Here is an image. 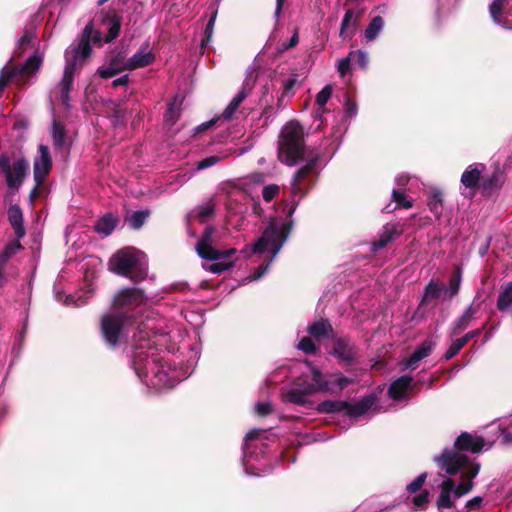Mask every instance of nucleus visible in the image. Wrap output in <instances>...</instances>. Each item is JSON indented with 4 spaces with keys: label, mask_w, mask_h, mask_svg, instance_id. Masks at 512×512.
I'll use <instances>...</instances> for the list:
<instances>
[{
    "label": "nucleus",
    "mask_w": 512,
    "mask_h": 512,
    "mask_svg": "<svg viewBox=\"0 0 512 512\" xmlns=\"http://www.w3.org/2000/svg\"><path fill=\"white\" fill-rule=\"evenodd\" d=\"M34 38V32L31 30H25L23 35L17 41V47L15 54H21V50H24L25 47L31 43Z\"/></svg>",
    "instance_id": "48"
},
{
    "label": "nucleus",
    "mask_w": 512,
    "mask_h": 512,
    "mask_svg": "<svg viewBox=\"0 0 512 512\" xmlns=\"http://www.w3.org/2000/svg\"><path fill=\"white\" fill-rule=\"evenodd\" d=\"M214 229L212 227H206L196 244V251L201 259L212 261L210 264H203L202 267L205 271L213 274H221L230 269L237 258V249L229 248L220 250L213 245Z\"/></svg>",
    "instance_id": "7"
},
{
    "label": "nucleus",
    "mask_w": 512,
    "mask_h": 512,
    "mask_svg": "<svg viewBox=\"0 0 512 512\" xmlns=\"http://www.w3.org/2000/svg\"><path fill=\"white\" fill-rule=\"evenodd\" d=\"M214 124H215V120L214 119L206 121V122H203L202 124L196 126L194 128V131H195V133H199V132L205 131V130L211 128Z\"/></svg>",
    "instance_id": "62"
},
{
    "label": "nucleus",
    "mask_w": 512,
    "mask_h": 512,
    "mask_svg": "<svg viewBox=\"0 0 512 512\" xmlns=\"http://www.w3.org/2000/svg\"><path fill=\"white\" fill-rule=\"evenodd\" d=\"M412 381L413 378L410 375H403L394 380L388 388L389 397L396 401L405 398L407 391L411 387Z\"/></svg>",
    "instance_id": "22"
},
{
    "label": "nucleus",
    "mask_w": 512,
    "mask_h": 512,
    "mask_svg": "<svg viewBox=\"0 0 512 512\" xmlns=\"http://www.w3.org/2000/svg\"><path fill=\"white\" fill-rule=\"evenodd\" d=\"M279 192V186L270 184L263 188L262 197L266 202H270Z\"/></svg>",
    "instance_id": "52"
},
{
    "label": "nucleus",
    "mask_w": 512,
    "mask_h": 512,
    "mask_svg": "<svg viewBox=\"0 0 512 512\" xmlns=\"http://www.w3.org/2000/svg\"><path fill=\"white\" fill-rule=\"evenodd\" d=\"M489 14L492 21L506 30H512V5L508 3L491 2Z\"/></svg>",
    "instance_id": "16"
},
{
    "label": "nucleus",
    "mask_w": 512,
    "mask_h": 512,
    "mask_svg": "<svg viewBox=\"0 0 512 512\" xmlns=\"http://www.w3.org/2000/svg\"><path fill=\"white\" fill-rule=\"evenodd\" d=\"M129 83V75L125 74L120 76L119 78H116L112 81L113 87H119V86H127Z\"/></svg>",
    "instance_id": "61"
},
{
    "label": "nucleus",
    "mask_w": 512,
    "mask_h": 512,
    "mask_svg": "<svg viewBox=\"0 0 512 512\" xmlns=\"http://www.w3.org/2000/svg\"><path fill=\"white\" fill-rule=\"evenodd\" d=\"M392 200L397 204V206L405 209H409L413 206V202L406 199L404 192L400 188H394L392 190Z\"/></svg>",
    "instance_id": "44"
},
{
    "label": "nucleus",
    "mask_w": 512,
    "mask_h": 512,
    "mask_svg": "<svg viewBox=\"0 0 512 512\" xmlns=\"http://www.w3.org/2000/svg\"><path fill=\"white\" fill-rule=\"evenodd\" d=\"M443 201L442 191L438 188L432 189L428 196L427 206L439 223H441L442 218Z\"/></svg>",
    "instance_id": "26"
},
{
    "label": "nucleus",
    "mask_w": 512,
    "mask_h": 512,
    "mask_svg": "<svg viewBox=\"0 0 512 512\" xmlns=\"http://www.w3.org/2000/svg\"><path fill=\"white\" fill-rule=\"evenodd\" d=\"M502 441L506 445H512V432L508 429L501 430Z\"/></svg>",
    "instance_id": "63"
},
{
    "label": "nucleus",
    "mask_w": 512,
    "mask_h": 512,
    "mask_svg": "<svg viewBox=\"0 0 512 512\" xmlns=\"http://www.w3.org/2000/svg\"><path fill=\"white\" fill-rule=\"evenodd\" d=\"M255 411L260 416H266L272 412V404L269 401L258 402L255 405Z\"/></svg>",
    "instance_id": "55"
},
{
    "label": "nucleus",
    "mask_w": 512,
    "mask_h": 512,
    "mask_svg": "<svg viewBox=\"0 0 512 512\" xmlns=\"http://www.w3.org/2000/svg\"><path fill=\"white\" fill-rule=\"evenodd\" d=\"M410 180V176L408 174H405V173H401L399 175H397L395 177V185L402 189V187L406 186L407 183L409 182Z\"/></svg>",
    "instance_id": "60"
},
{
    "label": "nucleus",
    "mask_w": 512,
    "mask_h": 512,
    "mask_svg": "<svg viewBox=\"0 0 512 512\" xmlns=\"http://www.w3.org/2000/svg\"><path fill=\"white\" fill-rule=\"evenodd\" d=\"M28 167V162L23 158L17 159L13 163L11 171L5 177L9 189L15 190L20 187Z\"/></svg>",
    "instance_id": "19"
},
{
    "label": "nucleus",
    "mask_w": 512,
    "mask_h": 512,
    "mask_svg": "<svg viewBox=\"0 0 512 512\" xmlns=\"http://www.w3.org/2000/svg\"><path fill=\"white\" fill-rule=\"evenodd\" d=\"M464 346L465 344L461 338L454 340L444 354L445 360H450L455 357Z\"/></svg>",
    "instance_id": "47"
},
{
    "label": "nucleus",
    "mask_w": 512,
    "mask_h": 512,
    "mask_svg": "<svg viewBox=\"0 0 512 512\" xmlns=\"http://www.w3.org/2000/svg\"><path fill=\"white\" fill-rule=\"evenodd\" d=\"M486 325H483L481 328L471 330L467 332L464 336L461 337L462 341L466 345L468 341H470L473 338H476L481 335L482 331L485 329Z\"/></svg>",
    "instance_id": "58"
},
{
    "label": "nucleus",
    "mask_w": 512,
    "mask_h": 512,
    "mask_svg": "<svg viewBox=\"0 0 512 512\" xmlns=\"http://www.w3.org/2000/svg\"><path fill=\"white\" fill-rule=\"evenodd\" d=\"M51 136L55 150H62L66 146L65 128L60 123L53 122Z\"/></svg>",
    "instance_id": "34"
},
{
    "label": "nucleus",
    "mask_w": 512,
    "mask_h": 512,
    "mask_svg": "<svg viewBox=\"0 0 512 512\" xmlns=\"http://www.w3.org/2000/svg\"><path fill=\"white\" fill-rule=\"evenodd\" d=\"M10 157L6 154L0 156V171L6 176L11 171Z\"/></svg>",
    "instance_id": "57"
},
{
    "label": "nucleus",
    "mask_w": 512,
    "mask_h": 512,
    "mask_svg": "<svg viewBox=\"0 0 512 512\" xmlns=\"http://www.w3.org/2000/svg\"><path fill=\"white\" fill-rule=\"evenodd\" d=\"M437 1H438V4L440 7L447 8V9L455 7L457 5V3L459 2V0H437Z\"/></svg>",
    "instance_id": "64"
},
{
    "label": "nucleus",
    "mask_w": 512,
    "mask_h": 512,
    "mask_svg": "<svg viewBox=\"0 0 512 512\" xmlns=\"http://www.w3.org/2000/svg\"><path fill=\"white\" fill-rule=\"evenodd\" d=\"M224 158H226L225 154L211 155V156L205 157L202 160L198 161L197 168H198V170L210 168V167L218 164Z\"/></svg>",
    "instance_id": "45"
},
{
    "label": "nucleus",
    "mask_w": 512,
    "mask_h": 512,
    "mask_svg": "<svg viewBox=\"0 0 512 512\" xmlns=\"http://www.w3.org/2000/svg\"><path fill=\"white\" fill-rule=\"evenodd\" d=\"M55 299L63 303L65 306H74V307H81L85 305L88 301L89 296L79 294V295H63L61 291L55 290Z\"/></svg>",
    "instance_id": "30"
},
{
    "label": "nucleus",
    "mask_w": 512,
    "mask_h": 512,
    "mask_svg": "<svg viewBox=\"0 0 512 512\" xmlns=\"http://www.w3.org/2000/svg\"><path fill=\"white\" fill-rule=\"evenodd\" d=\"M300 83L299 75L297 73H292L282 81V92H284V95L292 97L296 88L300 86Z\"/></svg>",
    "instance_id": "39"
},
{
    "label": "nucleus",
    "mask_w": 512,
    "mask_h": 512,
    "mask_svg": "<svg viewBox=\"0 0 512 512\" xmlns=\"http://www.w3.org/2000/svg\"><path fill=\"white\" fill-rule=\"evenodd\" d=\"M351 59L355 61L358 67L362 70H366L369 64L368 53L364 50H356L350 52Z\"/></svg>",
    "instance_id": "43"
},
{
    "label": "nucleus",
    "mask_w": 512,
    "mask_h": 512,
    "mask_svg": "<svg viewBox=\"0 0 512 512\" xmlns=\"http://www.w3.org/2000/svg\"><path fill=\"white\" fill-rule=\"evenodd\" d=\"M150 215L149 210H138L133 212L128 218L127 223L129 227H131L134 230L140 229L148 216Z\"/></svg>",
    "instance_id": "38"
},
{
    "label": "nucleus",
    "mask_w": 512,
    "mask_h": 512,
    "mask_svg": "<svg viewBox=\"0 0 512 512\" xmlns=\"http://www.w3.org/2000/svg\"><path fill=\"white\" fill-rule=\"evenodd\" d=\"M332 91H333L332 85L327 84L316 95L315 103L318 106V111H317L318 114L321 115L322 113H324L326 111L325 105L331 98Z\"/></svg>",
    "instance_id": "36"
},
{
    "label": "nucleus",
    "mask_w": 512,
    "mask_h": 512,
    "mask_svg": "<svg viewBox=\"0 0 512 512\" xmlns=\"http://www.w3.org/2000/svg\"><path fill=\"white\" fill-rule=\"evenodd\" d=\"M120 28L121 20L116 14L102 12L85 26L79 42L66 49L64 72L57 86L58 98L64 106H70L74 75L91 54V40L95 44L112 42L118 37Z\"/></svg>",
    "instance_id": "4"
},
{
    "label": "nucleus",
    "mask_w": 512,
    "mask_h": 512,
    "mask_svg": "<svg viewBox=\"0 0 512 512\" xmlns=\"http://www.w3.org/2000/svg\"><path fill=\"white\" fill-rule=\"evenodd\" d=\"M445 285L438 280L431 279L422 294L420 306L426 305L440 297L444 298Z\"/></svg>",
    "instance_id": "25"
},
{
    "label": "nucleus",
    "mask_w": 512,
    "mask_h": 512,
    "mask_svg": "<svg viewBox=\"0 0 512 512\" xmlns=\"http://www.w3.org/2000/svg\"><path fill=\"white\" fill-rule=\"evenodd\" d=\"M20 239H16L12 242H10L5 249L0 254V267L2 270H5V265L10 260V258L15 255L21 248Z\"/></svg>",
    "instance_id": "35"
},
{
    "label": "nucleus",
    "mask_w": 512,
    "mask_h": 512,
    "mask_svg": "<svg viewBox=\"0 0 512 512\" xmlns=\"http://www.w3.org/2000/svg\"><path fill=\"white\" fill-rule=\"evenodd\" d=\"M331 354L338 360L347 364L353 363L357 358V347L347 336H335L332 339Z\"/></svg>",
    "instance_id": "13"
},
{
    "label": "nucleus",
    "mask_w": 512,
    "mask_h": 512,
    "mask_svg": "<svg viewBox=\"0 0 512 512\" xmlns=\"http://www.w3.org/2000/svg\"><path fill=\"white\" fill-rule=\"evenodd\" d=\"M503 183L502 176L499 172H493L490 176L482 181V189L484 191H493L501 187Z\"/></svg>",
    "instance_id": "40"
},
{
    "label": "nucleus",
    "mask_w": 512,
    "mask_h": 512,
    "mask_svg": "<svg viewBox=\"0 0 512 512\" xmlns=\"http://www.w3.org/2000/svg\"><path fill=\"white\" fill-rule=\"evenodd\" d=\"M116 227L115 218L110 215H104L101 217L95 224L94 229L97 233L102 234L104 236H109Z\"/></svg>",
    "instance_id": "33"
},
{
    "label": "nucleus",
    "mask_w": 512,
    "mask_h": 512,
    "mask_svg": "<svg viewBox=\"0 0 512 512\" xmlns=\"http://www.w3.org/2000/svg\"><path fill=\"white\" fill-rule=\"evenodd\" d=\"M462 282V268L458 266L449 280L448 287L444 289V300H452L458 295Z\"/></svg>",
    "instance_id": "29"
},
{
    "label": "nucleus",
    "mask_w": 512,
    "mask_h": 512,
    "mask_svg": "<svg viewBox=\"0 0 512 512\" xmlns=\"http://www.w3.org/2000/svg\"><path fill=\"white\" fill-rule=\"evenodd\" d=\"M356 25V15L353 9L346 10L340 26V37L342 39H351L354 35L353 32L348 33L350 27Z\"/></svg>",
    "instance_id": "32"
},
{
    "label": "nucleus",
    "mask_w": 512,
    "mask_h": 512,
    "mask_svg": "<svg viewBox=\"0 0 512 512\" xmlns=\"http://www.w3.org/2000/svg\"><path fill=\"white\" fill-rule=\"evenodd\" d=\"M139 288H124L114 297V310L101 318V335L106 345L111 348L120 346L126 338V330L130 325L128 306L141 305L148 299Z\"/></svg>",
    "instance_id": "5"
},
{
    "label": "nucleus",
    "mask_w": 512,
    "mask_h": 512,
    "mask_svg": "<svg viewBox=\"0 0 512 512\" xmlns=\"http://www.w3.org/2000/svg\"><path fill=\"white\" fill-rule=\"evenodd\" d=\"M485 169V164L475 162L470 164L464 170L460 178V193L462 196L466 198H473L475 196V189L477 188Z\"/></svg>",
    "instance_id": "12"
},
{
    "label": "nucleus",
    "mask_w": 512,
    "mask_h": 512,
    "mask_svg": "<svg viewBox=\"0 0 512 512\" xmlns=\"http://www.w3.org/2000/svg\"><path fill=\"white\" fill-rule=\"evenodd\" d=\"M399 235V231L397 230L396 224L393 223H387L383 227V231L381 233V236H388L389 242L396 239Z\"/></svg>",
    "instance_id": "53"
},
{
    "label": "nucleus",
    "mask_w": 512,
    "mask_h": 512,
    "mask_svg": "<svg viewBox=\"0 0 512 512\" xmlns=\"http://www.w3.org/2000/svg\"><path fill=\"white\" fill-rule=\"evenodd\" d=\"M156 60V55L150 47V43L148 41L144 42L138 50L126 59V69L127 70H137L140 68H145L151 64H153Z\"/></svg>",
    "instance_id": "14"
},
{
    "label": "nucleus",
    "mask_w": 512,
    "mask_h": 512,
    "mask_svg": "<svg viewBox=\"0 0 512 512\" xmlns=\"http://www.w3.org/2000/svg\"><path fill=\"white\" fill-rule=\"evenodd\" d=\"M308 334L316 340H320L323 338H331L334 336V328L330 321L325 318H320L314 321L311 325L307 327Z\"/></svg>",
    "instance_id": "21"
},
{
    "label": "nucleus",
    "mask_w": 512,
    "mask_h": 512,
    "mask_svg": "<svg viewBox=\"0 0 512 512\" xmlns=\"http://www.w3.org/2000/svg\"><path fill=\"white\" fill-rule=\"evenodd\" d=\"M255 84V79L247 76L244 80L241 89L238 93L232 98L229 104L222 112V118L224 120H231L238 110L240 104L247 98V96L251 93L253 86Z\"/></svg>",
    "instance_id": "15"
},
{
    "label": "nucleus",
    "mask_w": 512,
    "mask_h": 512,
    "mask_svg": "<svg viewBox=\"0 0 512 512\" xmlns=\"http://www.w3.org/2000/svg\"><path fill=\"white\" fill-rule=\"evenodd\" d=\"M261 430H250L244 439L243 445V469L249 476H264L272 472V467L266 464L268 444L258 440Z\"/></svg>",
    "instance_id": "8"
},
{
    "label": "nucleus",
    "mask_w": 512,
    "mask_h": 512,
    "mask_svg": "<svg viewBox=\"0 0 512 512\" xmlns=\"http://www.w3.org/2000/svg\"><path fill=\"white\" fill-rule=\"evenodd\" d=\"M351 56L350 54L337 61V71L341 76H345L351 68Z\"/></svg>",
    "instance_id": "51"
},
{
    "label": "nucleus",
    "mask_w": 512,
    "mask_h": 512,
    "mask_svg": "<svg viewBox=\"0 0 512 512\" xmlns=\"http://www.w3.org/2000/svg\"><path fill=\"white\" fill-rule=\"evenodd\" d=\"M28 167V162L23 158L17 159L13 163L11 171L5 177L9 189L15 190L20 187Z\"/></svg>",
    "instance_id": "20"
},
{
    "label": "nucleus",
    "mask_w": 512,
    "mask_h": 512,
    "mask_svg": "<svg viewBox=\"0 0 512 512\" xmlns=\"http://www.w3.org/2000/svg\"><path fill=\"white\" fill-rule=\"evenodd\" d=\"M304 136V127L297 120L289 121L281 130L278 159L287 166L302 165L293 174L290 182L291 195L293 198L298 197L299 200L289 208L286 219L270 217L258 239L250 247L240 251V253H245L250 249L253 254H269V260L266 263L254 268L249 276L242 279L243 285L260 280L269 271L291 234L294 226L292 217L299 201L306 196L316 182L314 174L317 171L319 152L305 145Z\"/></svg>",
    "instance_id": "1"
},
{
    "label": "nucleus",
    "mask_w": 512,
    "mask_h": 512,
    "mask_svg": "<svg viewBox=\"0 0 512 512\" xmlns=\"http://www.w3.org/2000/svg\"><path fill=\"white\" fill-rule=\"evenodd\" d=\"M42 62V55L38 52L33 53L24 63L19 65L13 64L11 57L0 71V95L11 81L18 85L26 84L23 78L37 72Z\"/></svg>",
    "instance_id": "11"
},
{
    "label": "nucleus",
    "mask_w": 512,
    "mask_h": 512,
    "mask_svg": "<svg viewBox=\"0 0 512 512\" xmlns=\"http://www.w3.org/2000/svg\"><path fill=\"white\" fill-rule=\"evenodd\" d=\"M490 447L483 437L462 432L452 446L444 447L439 454L433 456L441 478L436 501L439 512H474L482 507L481 496L473 497L462 506L458 505V501L473 489V479L481 468L480 463L468 454L477 455Z\"/></svg>",
    "instance_id": "2"
},
{
    "label": "nucleus",
    "mask_w": 512,
    "mask_h": 512,
    "mask_svg": "<svg viewBox=\"0 0 512 512\" xmlns=\"http://www.w3.org/2000/svg\"><path fill=\"white\" fill-rule=\"evenodd\" d=\"M136 329L131 365L143 384L155 390L168 389L190 375L182 367L172 366L170 354L176 348L164 319L149 313Z\"/></svg>",
    "instance_id": "3"
},
{
    "label": "nucleus",
    "mask_w": 512,
    "mask_h": 512,
    "mask_svg": "<svg viewBox=\"0 0 512 512\" xmlns=\"http://www.w3.org/2000/svg\"><path fill=\"white\" fill-rule=\"evenodd\" d=\"M297 348L305 354L314 355L319 351V347L313 342L312 337H303Z\"/></svg>",
    "instance_id": "41"
},
{
    "label": "nucleus",
    "mask_w": 512,
    "mask_h": 512,
    "mask_svg": "<svg viewBox=\"0 0 512 512\" xmlns=\"http://www.w3.org/2000/svg\"><path fill=\"white\" fill-rule=\"evenodd\" d=\"M109 265L114 273L129 277L135 282L144 280L148 273L145 255L131 247L115 253L110 259Z\"/></svg>",
    "instance_id": "9"
},
{
    "label": "nucleus",
    "mask_w": 512,
    "mask_h": 512,
    "mask_svg": "<svg viewBox=\"0 0 512 512\" xmlns=\"http://www.w3.org/2000/svg\"><path fill=\"white\" fill-rule=\"evenodd\" d=\"M427 478V472H423L421 474H419L412 482H410L407 486H406V490L409 492V493H415L417 492L418 490L421 489V487L423 486L425 480Z\"/></svg>",
    "instance_id": "49"
},
{
    "label": "nucleus",
    "mask_w": 512,
    "mask_h": 512,
    "mask_svg": "<svg viewBox=\"0 0 512 512\" xmlns=\"http://www.w3.org/2000/svg\"><path fill=\"white\" fill-rule=\"evenodd\" d=\"M52 167V160L49 148L46 145H39V154L34 159V179L40 184L49 173Z\"/></svg>",
    "instance_id": "17"
},
{
    "label": "nucleus",
    "mask_w": 512,
    "mask_h": 512,
    "mask_svg": "<svg viewBox=\"0 0 512 512\" xmlns=\"http://www.w3.org/2000/svg\"><path fill=\"white\" fill-rule=\"evenodd\" d=\"M497 309L502 313L512 314V281L505 283L497 297Z\"/></svg>",
    "instance_id": "27"
},
{
    "label": "nucleus",
    "mask_w": 512,
    "mask_h": 512,
    "mask_svg": "<svg viewBox=\"0 0 512 512\" xmlns=\"http://www.w3.org/2000/svg\"><path fill=\"white\" fill-rule=\"evenodd\" d=\"M216 17H217V11L215 10L211 13V16H210V18L206 24V27L204 29L203 39L201 41L202 47L206 46L212 38Z\"/></svg>",
    "instance_id": "42"
},
{
    "label": "nucleus",
    "mask_w": 512,
    "mask_h": 512,
    "mask_svg": "<svg viewBox=\"0 0 512 512\" xmlns=\"http://www.w3.org/2000/svg\"><path fill=\"white\" fill-rule=\"evenodd\" d=\"M477 308L470 304L463 313L452 323L451 335H457L460 331L467 329L475 318Z\"/></svg>",
    "instance_id": "24"
},
{
    "label": "nucleus",
    "mask_w": 512,
    "mask_h": 512,
    "mask_svg": "<svg viewBox=\"0 0 512 512\" xmlns=\"http://www.w3.org/2000/svg\"><path fill=\"white\" fill-rule=\"evenodd\" d=\"M388 509H390L389 506H387L385 508H378V507H373L372 503H370V502H364L356 509L355 512H381L383 510H388Z\"/></svg>",
    "instance_id": "56"
},
{
    "label": "nucleus",
    "mask_w": 512,
    "mask_h": 512,
    "mask_svg": "<svg viewBox=\"0 0 512 512\" xmlns=\"http://www.w3.org/2000/svg\"><path fill=\"white\" fill-rule=\"evenodd\" d=\"M384 27V20L381 16H375L371 19L368 26L364 31V38L366 42L375 40L381 33Z\"/></svg>",
    "instance_id": "31"
},
{
    "label": "nucleus",
    "mask_w": 512,
    "mask_h": 512,
    "mask_svg": "<svg viewBox=\"0 0 512 512\" xmlns=\"http://www.w3.org/2000/svg\"><path fill=\"white\" fill-rule=\"evenodd\" d=\"M377 402V395L369 393L357 401L325 400L317 405L320 413H343L349 418H358L366 414Z\"/></svg>",
    "instance_id": "10"
},
{
    "label": "nucleus",
    "mask_w": 512,
    "mask_h": 512,
    "mask_svg": "<svg viewBox=\"0 0 512 512\" xmlns=\"http://www.w3.org/2000/svg\"><path fill=\"white\" fill-rule=\"evenodd\" d=\"M178 118L179 111L175 108L174 103H170L164 115L165 126L171 128L176 123Z\"/></svg>",
    "instance_id": "46"
},
{
    "label": "nucleus",
    "mask_w": 512,
    "mask_h": 512,
    "mask_svg": "<svg viewBox=\"0 0 512 512\" xmlns=\"http://www.w3.org/2000/svg\"><path fill=\"white\" fill-rule=\"evenodd\" d=\"M8 221L13 228L15 235L18 239H21L25 235L23 213L18 204H13L8 208L7 211Z\"/></svg>",
    "instance_id": "23"
},
{
    "label": "nucleus",
    "mask_w": 512,
    "mask_h": 512,
    "mask_svg": "<svg viewBox=\"0 0 512 512\" xmlns=\"http://www.w3.org/2000/svg\"><path fill=\"white\" fill-rule=\"evenodd\" d=\"M311 380L301 379L293 383L285 394L287 402L305 406L309 403V397L317 392L339 393L354 380L342 373L324 375L317 368H311Z\"/></svg>",
    "instance_id": "6"
},
{
    "label": "nucleus",
    "mask_w": 512,
    "mask_h": 512,
    "mask_svg": "<svg viewBox=\"0 0 512 512\" xmlns=\"http://www.w3.org/2000/svg\"><path fill=\"white\" fill-rule=\"evenodd\" d=\"M433 349V344L430 341L422 342L406 360L405 366L407 368H415V366L424 358L428 357Z\"/></svg>",
    "instance_id": "28"
},
{
    "label": "nucleus",
    "mask_w": 512,
    "mask_h": 512,
    "mask_svg": "<svg viewBox=\"0 0 512 512\" xmlns=\"http://www.w3.org/2000/svg\"><path fill=\"white\" fill-rule=\"evenodd\" d=\"M358 107L357 104L350 99H347L344 103V114L346 118H353L357 115Z\"/></svg>",
    "instance_id": "54"
},
{
    "label": "nucleus",
    "mask_w": 512,
    "mask_h": 512,
    "mask_svg": "<svg viewBox=\"0 0 512 512\" xmlns=\"http://www.w3.org/2000/svg\"><path fill=\"white\" fill-rule=\"evenodd\" d=\"M124 70H127L126 59L121 54H117L111 57L106 64L100 66L96 71V75L102 79H109Z\"/></svg>",
    "instance_id": "18"
},
{
    "label": "nucleus",
    "mask_w": 512,
    "mask_h": 512,
    "mask_svg": "<svg viewBox=\"0 0 512 512\" xmlns=\"http://www.w3.org/2000/svg\"><path fill=\"white\" fill-rule=\"evenodd\" d=\"M214 214V205L211 201L203 203L196 207L189 216L198 218L201 222H204Z\"/></svg>",
    "instance_id": "37"
},
{
    "label": "nucleus",
    "mask_w": 512,
    "mask_h": 512,
    "mask_svg": "<svg viewBox=\"0 0 512 512\" xmlns=\"http://www.w3.org/2000/svg\"><path fill=\"white\" fill-rule=\"evenodd\" d=\"M389 243L388 236H381L377 241L372 243V251L376 252L378 250L383 249Z\"/></svg>",
    "instance_id": "59"
},
{
    "label": "nucleus",
    "mask_w": 512,
    "mask_h": 512,
    "mask_svg": "<svg viewBox=\"0 0 512 512\" xmlns=\"http://www.w3.org/2000/svg\"><path fill=\"white\" fill-rule=\"evenodd\" d=\"M412 503L416 509H425L429 503V492L427 490L422 491L412 499Z\"/></svg>",
    "instance_id": "50"
}]
</instances>
